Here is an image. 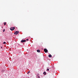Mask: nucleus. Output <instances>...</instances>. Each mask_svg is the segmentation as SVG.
I'll return each instance as SVG.
<instances>
[{"label":"nucleus","mask_w":78,"mask_h":78,"mask_svg":"<svg viewBox=\"0 0 78 78\" xmlns=\"http://www.w3.org/2000/svg\"><path fill=\"white\" fill-rule=\"evenodd\" d=\"M38 78H40V77H39V76H38Z\"/></svg>","instance_id":"16"},{"label":"nucleus","mask_w":78,"mask_h":78,"mask_svg":"<svg viewBox=\"0 0 78 78\" xmlns=\"http://www.w3.org/2000/svg\"><path fill=\"white\" fill-rule=\"evenodd\" d=\"M3 44H6V42H3Z\"/></svg>","instance_id":"11"},{"label":"nucleus","mask_w":78,"mask_h":78,"mask_svg":"<svg viewBox=\"0 0 78 78\" xmlns=\"http://www.w3.org/2000/svg\"><path fill=\"white\" fill-rule=\"evenodd\" d=\"M25 42H26V40H22L21 41V42L22 43Z\"/></svg>","instance_id":"4"},{"label":"nucleus","mask_w":78,"mask_h":78,"mask_svg":"<svg viewBox=\"0 0 78 78\" xmlns=\"http://www.w3.org/2000/svg\"><path fill=\"white\" fill-rule=\"evenodd\" d=\"M3 48V47H1V48Z\"/></svg>","instance_id":"15"},{"label":"nucleus","mask_w":78,"mask_h":78,"mask_svg":"<svg viewBox=\"0 0 78 78\" xmlns=\"http://www.w3.org/2000/svg\"><path fill=\"white\" fill-rule=\"evenodd\" d=\"M14 29H15V27H12L10 28V30H11V31H13Z\"/></svg>","instance_id":"2"},{"label":"nucleus","mask_w":78,"mask_h":78,"mask_svg":"<svg viewBox=\"0 0 78 78\" xmlns=\"http://www.w3.org/2000/svg\"><path fill=\"white\" fill-rule=\"evenodd\" d=\"M48 56L49 58H51V55H48Z\"/></svg>","instance_id":"5"},{"label":"nucleus","mask_w":78,"mask_h":78,"mask_svg":"<svg viewBox=\"0 0 78 78\" xmlns=\"http://www.w3.org/2000/svg\"><path fill=\"white\" fill-rule=\"evenodd\" d=\"M19 33V31H16L14 33V34H15V35H17V34H18Z\"/></svg>","instance_id":"1"},{"label":"nucleus","mask_w":78,"mask_h":78,"mask_svg":"<svg viewBox=\"0 0 78 78\" xmlns=\"http://www.w3.org/2000/svg\"><path fill=\"white\" fill-rule=\"evenodd\" d=\"M47 71H49V69H47Z\"/></svg>","instance_id":"12"},{"label":"nucleus","mask_w":78,"mask_h":78,"mask_svg":"<svg viewBox=\"0 0 78 78\" xmlns=\"http://www.w3.org/2000/svg\"><path fill=\"white\" fill-rule=\"evenodd\" d=\"M5 72V70H2V72Z\"/></svg>","instance_id":"7"},{"label":"nucleus","mask_w":78,"mask_h":78,"mask_svg":"<svg viewBox=\"0 0 78 78\" xmlns=\"http://www.w3.org/2000/svg\"><path fill=\"white\" fill-rule=\"evenodd\" d=\"M43 74H44V75H46V73H45V72H44L43 73Z\"/></svg>","instance_id":"8"},{"label":"nucleus","mask_w":78,"mask_h":78,"mask_svg":"<svg viewBox=\"0 0 78 78\" xmlns=\"http://www.w3.org/2000/svg\"><path fill=\"white\" fill-rule=\"evenodd\" d=\"M26 41H28V39H26Z\"/></svg>","instance_id":"14"},{"label":"nucleus","mask_w":78,"mask_h":78,"mask_svg":"<svg viewBox=\"0 0 78 78\" xmlns=\"http://www.w3.org/2000/svg\"><path fill=\"white\" fill-rule=\"evenodd\" d=\"M37 52H38V53H39V52H40V50H37Z\"/></svg>","instance_id":"6"},{"label":"nucleus","mask_w":78,"mask_h":78,"mask_svg":"<svg viewBox=\"0 0 78 78\" xmlns=\"http://www.w3.org/2000/svg\"><path fill=\"white\" fill-rule=\"evenodd\" d=\"M6 22H4V25H6Z\"/></svg>","instance_id":"9"},{"label":"nucleus","mask_w":78,"mask_h":78,"mask_svg":"<svg viewBox=\"0 0 78 78\" xmlns=\"http://www.w3.org/2000/svg\"><path fill=\"white\" fill-rule=\"evenodd\" d=\"M3 32H5V29H3Z\"/></svg>","instance_id":"10"},{"label":"nucleus","mask_w":78,"mask_h":78,"mask_svg":"<svg viewBox=\"0 0 78 78\" xmlns=\"http://www.w3.org/2000/svg\"><path fill=\"white\" fill-rule=\"evenodd\" d=\"M29 73H30V72L29 71L28 72V73H27V74H28Z\"/></svg>","instance_id":"13"},{"label":"nucleus","mask_w":78,"mask_h":78,"mask_svg":"<svg viewBox=\"0 0 78 78\" xmlns=\"http://www.w3.org/2000/svg\"><path fill=\"white\" fill-rule=\"evenodd\" d=\"M44 51L45 52V53H47V52H48V50H47V49H44Z\"/></svg>","instance_id":"3"}]
</instances>
